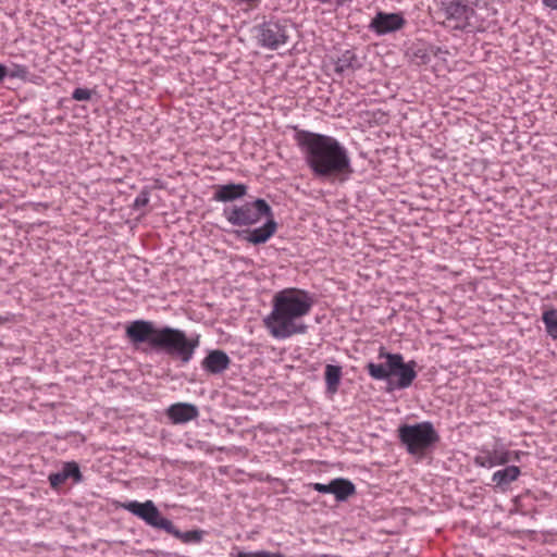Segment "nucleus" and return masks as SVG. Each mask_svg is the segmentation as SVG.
Listing matches in <instances>:
<instances>
[{
	"label": "nucleus",
	"instance_id": "f8f14e48",
	"mask_svg": "<svg viewBox=\"0 0 557 557\" xmlns=\"http://www.w3.org/2000/svg\"><path fill=\"white\" fill-rule=\"evenodd\" d=\"M199 412L197 407L187 403L173 404L166 410L168 418L174 424L187 423L191 420H195Z\"/></svg>",
	"mask_w": 557,
	"mask_h": 557
},
{
	"label": "nucleus",
	"instance_id": "aec40b11",
	"mask_svg": "<svg viewBox=\"0 0 557 557\" xmlns=\"http://www.w3.org/2000/svg\"><path fill=\"white\" fill-rule=\"evenodd\" d=\"M542 321L545 325L547 334L557 339V311L554 309H549L543 312Z\"/></svg>",
	"mask_w": 557,
	"mask_h": 557
},
{
	"label": "nucleus",
	"instance_id": "f257e3e1",
	"mask_svg": "<svg viewBox=\"0 0 557 557\" xmlns=\"http://www.w3.org/2000/svg\"><path fill=\"white\" fill-rule=\"evenodd\" d=\"M295 140L315 177L344 182L354 173L348 151L336 138L301 129Z\"/></svg>",
	"mask_w": 557,
	"mask_h": 557
},
{
	"label": "nucleus",
	"instance_id": "ddd939ff",
	"mask_svg": "<svg viewBox=\"0 0 557 557\" xmlns=\"http://www.w3.org/2000/svg\"><path fill=\"white\" fill-rule=\"evenodd\" d=\"M269 218L270 219H268L261 227L244 231V238L253 245L267 243L275 234L277 228V224L272 215Z\"/></svg>",
	"mask_w": 557,
	"mask_h": 557
},
{
	"label": "nucleus",
	"instance_id": "f03ea898",
	"mask_svg": "<svg viewBox=\"0 0 557 557\" xmlns=\"http://www.w3.org/2000/svg\"><path fill=\"white\" fill-rule=\"evenodd\" d=\"M312 306L313 299L308 292L285 288L273 296L272 310L263 319V324L269 334L277 339L305 334L307 325L302 320L309 314Z\"/></svg>",
	"mask_w": 557,
	"mask_h": 557
},
{
	"label": "nucleus",
	"instance_id": "4468645a",
	"mask_svg": "<svg viewBox=\"0 0 557 557\" xmlns=\"http://www.w3.org/2000/svg\"><path fill=\"white\" fill-rule=\"evenodd\" d=\"M231 363L230 357L222 350H212L202 360V368L211 374L224 372Z\"/></svg>",
	"mask_w": 557,
	"mask_h": 557
},
{
	"label": "nucleus",
	"instance_id": "412c9836",
	"mask_svg": "<svg viewBox=\"0 0 557 557\" xmlns=\"http://www.w3.org/2000/svg\"><path fill=\"white\" fill-rule=\"evenodd\" d=\"M61 471L63 472L65 480L72 479L75 483H78L83 479L79 467L75 461L65 462Z\"/></svg>",
	"mask_w": 557,
	"mask_h": 557
},
{
	"label": "nucleus",
	"instance_id": "1a4fd4ad",
	"mask_svg": "<svg viewBox=\"0 0 557 557\" xmlns=\"http://www.w3.org/2000/svg\"><path fill=\"white\" fill-rule=\"evenodd\" d=\"M443 4L446 18L455 22V28L463 29L470 25V20L474 13L472 7L466 4L463 0H450Z\"/></svg>",
	"mask_w": 557,
	"mask_h": 557
},
{
	"label": "nucleus",
	"instance_id": "6ab92c4d",
	"mask_svg": "<svg viewBox=\"0 0 557 557\" xmlns=\"http://www.w3.org/2000/svg\"><path fill=\"white\" fill-rule=\"evenodd\" d=\"M342 376V370L337 366L327 364L325 368V383L327 391L335 393L338 388Z\"/></svg>",
	"mask_w": 557,
	"mask_h": 557
},
{
	"label": "nucleus",
	"instance_id": "0eeeda50",
	"mask_svg": "<svg viewBox=\"0 0 557 557\" xmlns=\"http://www.w3.org/2000/svg\"><path fill=\"white\" fill-rule=\"evenodd\" d=\"M224 218L235 226L257 224L263 216H271L272 210L263 199L245 202L240 206L227 207L223 210Z\"/></svg>",
	"mask_w": 557,
	"mask_h": 557
},
{
	"label": "nucleus",
	"instance_id": "9b49d317",
	"mask_svg": "<svg viewBox=\"0 0 557 557\" xmlns=\"http://www.w3.org/2000/svg\"><path fill=\"white\" fill-rule=\"evenodd\" d=\"M511 461V454L504 448H495L492 450L483 449L474 458V463L482 468H493L503 466Z\"/></svg>",
	"mask_w": 557,
	"mask_h": 557
},
{
	"label": "nucleus",
	"instance_id": "4be33fe9",
	"mask_svg": "<svg viewBox=\"0 0 557 557\" xmlns=\"http://www.w3.org/2000/svg\"><path fill=\"white\" fill-rule=\"evenodd\" d=\"M236 557H284L281 553H271V552H255V553H245V552H238L236 554Z\"/></svg>",
	"mask_w": 557,
	"mask_h": 557
},
{
	"label": "nucleus",
	"instance_id": "2eb2a0df",
	"mask_svg": "<svg viewBox=\"0 0 557 557\" xmlns=\"http://www.w3.org/2000/svg\"><path fill=\"white\" fill-rule=\"evenodd\" d=\"M247 187L244 184H226L216 187L214 199L216 201L227 202L242 198L246 195Z\"/></svg>",
	"mask_w": 557,
	"mask_h": 557
},
{
	"label": "nucleus",
	"instance_id": "c85d7f7f",
	"mask_svg": "<svg viewBox=\"0 0 557 557\" xmlns=\"http://www.w3.org/2000/svg\"><path fill=\"white\" fill-rule=\"evenodd\" d=\"M321 2H326L327 0H320Z\"/></svg>",
	"mask_w": 557,
	"mask_h": 557
},
{
	"label": "nucleus",
	"instance_id": "a211bd4d",
	"mask_svg": "<svg viewBox=\"0 0 557 557\" xmlns=\"http://www.w3.org/2000/svg\"><path fill=\"white\" fill-rule=\"evenodd\" d=\"M520 473H521V471H520L519 467L509 466L503 470H498V471L494 472L492 475V480L498 486L507 485V484L516 481L519 478Z\"/></svg>",
	"mask_w": 557,
	"mask_h": 557
},
{
	"label": "nucleus",
	"instance_id": "6e6552de",
	"mask_svg": "<svg viewBox=\"0 0 557 557\" xmlns=\"http://www.w3.org/2000/svg\"><path fill=\"white\" fill-rule=\"evenodd\" d=\"M288 36L286 29L277 23H264L258 34L260 46L275 50L287 42Z\"/></svg>",
	"mask_w": 557,
	"mask_h": 557
},
{
	"label": "nucleus",
	"instance_id": "423d86ee",
	"mask_svg": "<svg viewBox=\"0 0 557 557\" xmlns=\"http://www.w3.org/2000/svg\"><path fill=\"white\" fill-rule=\"evenodd\" d=\"M399 438L412 455H422L438 441V435L430 422L403 425L398 430Z\"/></svg>",
	"mask_w": 557,
	"mask_h": 557
},
{
	"label": "nucleus",
	"instance_id": "b1692460",
	"mask_svg": "<svg viewBox=\"0 0 557 557\" xmlns=\"http://www.w3.org/2000/svg\"><path fill=\"white\" fill-rule=\"evenodd\" d=\"M72 97L77 101H86L91 98V91L87 88H76Z\"/></svg>",
	"mask_w": 557,
	"mask_h": 557
},
{
	"label": "nucleus",
	"instance_id": "39448f33",
	"mask_svg": "<svg viewBox=\"0 0 557 557\" xmlns=\"http://www.w3.org/2000/svg\"><path fill=\"white\" fill-rule=\"evenodd\" d=\"M379 358L385 359V363L369 362L367 364V371L372 379L387 380L395 375L397 380L394 387L404 389L409 387L417 377L414 360L404 362V357L400 354L386 352L384 348L380 349Z\"/></svg>",
	"mask_w": 557,
	"mask_h": 557
},
{
	"label": "nucleus",
	"instance_id": "5701e85b",
	"mask_svg": "<svg viewBox=\"0 0 557 557\" xmlns=\"http://www.w3.org/2000/svg\"><path fill=\"white\" fill-rule=\"evenodd\" d=\"M48 479L51 487L54 490H58L66 481L62 471L51 473Z\"/></svg>",
	"mask_w": 557,
	"mask_h": 557
},
{
	"label": "nucleus",
	"instance_id": "393cba45",
	"mask_svg": "<svg viewBox=\"0 0 557 557\" xmlns=\"http://www.w3.org/2000/svg\"><path fill=\"white\" fill-rule=\"evenodd\" d=\"M312 488L319 493L332 494V481L329 484L313 483Z\"/></svg>",
	"mask_w": 557,
	"mask_h": 557
},
{
	"label": "nucleus",
	"instance_id": "7ed1b4c3",
	"mask_svg": "<svg viewBox=\"0 0 557 557\" xmlns=\"http://www.w3.org/2000/svg\"><path fill=\"white\" fill-rule=\"evenodd\" d=\"M125 334L133 345L147 343L151 349L163 350L183 363L193 359L199 346L198 337L188 338L184 331L170 326L158 329L153 322L146 320L131 322L125 329Z\"/></svg>",
	"mask_w": 557,
	"mask_h": 557
},
{
	"label": "nucleus",
	"instance_id": "dca6fc26",
	"mask_svg": "<svg viewBox=\"0 0 557 557\" xmlns=\"http://www.w3.org/2000/svg\"><path fill=\"white\" fill-rule=\"evenodd\" d=\"M356 492L355 485L346 479L332 480V494L338 502L346 500Z\"/></svg>",
	"mask_w": 557,
	"mask_h": 557
},
{
	"label": "nucleus",
	"instance_id": "a878e982",
	"mask_svg": "<svg viewBox=\"0 0 557 557\" xmlns=\"http://www.w3.org/2000/svg\"><path fill=\"white\" fill-rule=\"evenodd\" d=\"M544 7L557 11V0H541Z\"/></svg>",
	"mask_w": 557,
	"mask_h": 557
},
{
	"label": "nucleus",
	"instance_id": "f3484780",
	"mask_svg": "<svg viewBox=\"0 0 557 557\" xmlns=\"http://www.w3.org/2000/svg\"><path fill=\"white\" fill-rule=\"evenodd\" d=\"M359 66L356 53L352 50H345L335 63V72L343 74L347 71H355Z\"/></svg>",
	"mask_w": 557,
	"mask_h": 557
},
{
	"label": "nucleus",
	"instance_id": "9d476101",
	"mask_svg": "<svg viewBox=\"0 0 557 557\" xmlns=\"http://www.w3.org/2000/svg\"><path fill=\"white\" fill-rule=\"evenodd\" d=\"M406 24L405 18L399 13L379 12L372 20L370 27L379 35L401 29Z\"/></svg>",
	"mask_w": 557,
	"mask_h": 557
},
{
	"label": "nucleus",
	"instance_id": "bb28decb",
	"mask_svg": "<svg viewBox=\"0 0 557 557\" xmlns=\"http://www.w3.org/2000/svg\"><path fill=\"white\" fill-rule=\"evenodd\" d=\"M508 453L511 454V461H519L520 456L522 455L521 451H517V450H508Z\"/></svg>",
	"mask_w": 557,
	"mask_h": 557
},
{
	"label": "nucleus",
	"instance_id": "cd10ccee",
	"mask_svg": "<svg viewBox=\"0 0 557 557\" xmlns=\"http://www.w3.org/2000/svg\"><path fill=\"white\" fill-rule=\"evenodd\" d=\"M7 66L3 65V64H0V82H2L4 79V77L7 76Z\"/></svg>",
	"mask_w": 557,
	"mask_h": 557
},
{
	"label": "nucleus",
	"instance_id": "20e7f679",
	"mask_svg": "<svg viewBox=\"0 0 557 557\" xmlns=\"http://www.w3.org/2000/svg\"><path fill=\"white\" fill-rule=\"evenodd\" d=\"M121 507L141 519L147 525L157 530H163L183 543H200L202 541L203 531L181 532L170 519L162 516L158 507L150 499L144 503L137 500L126 502L121 504Z\"/></svg>",
	"mask_w": 557,
	"mask_h": 557
}]
</instances>
